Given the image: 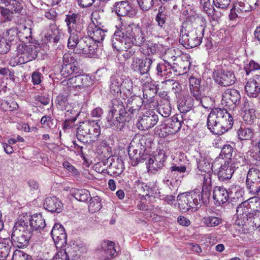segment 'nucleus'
Here are the masks:
<instances>
[{
  "label": "nucleus",
  "instance_id": "f257e3e1",
  "mask_svg": "<svg viewBox=\"0 0 260 260\" xmlns=\"http://www.w3.org/2000/svg\"><path fill=\"white\" fill-rule=\"evenodd\" d=\"M145 41V36L141 28L134 23L118 28L111 40L113 47L117 51L130 48L132 45L140 46Z\"/></svg>",
  "mask_w": 260,
  "mask_h": 260
},
{
  "label": "nucleus",
  "instance_id": "f03ea898",
  "mask_svg": "<svg viewBox=\"0 0 260 260\" xmlns=\"http://www.w3.org/2000/svg\"><path fill=\"white\" fill-rule=\"evenodd\" d=\"M111 108L107 116V122L112 129L120 131L131 120L125 110L123 103L119 99H115L111 101Z\"/></svg>",
  "mask_w": 260,
  "mask_h": 260
},
{
  "label": "nucleus",
  "instance_id": "7ed1b4c3",
  "mask_svg": "<svg viewBox=\"0 0 260 260\" xmlns=\"http://www.w3.org/2000/svg\"><path fill=\"white\" fill-rule=\"evenodd\" d=\"M34 235L35 233L28 229V222L19 218L13 228L10 242L19 248L26 247L29 240L36 241Z\"/></svg>",
  "mask_w": 260,
  "mask_h": 260
},
{
  "label": "nucleus",
  "instance_id": "20e7f679",
  "mask_svg": "<svg viewBox=\"0 0 260 260\" xmlns=\"http://www.w3.org/2000/svg\"><path fill=\"white\" fill-rule=\"evenodd\" d=\"M205 28L201 25L189 31L186 23H183L180 29L179 42L186 48H192L199 46L202 42Z\"/></svg>",
  "mask_w": 260,
  "mask_h": 260
},
{
  "label": "nucleus",
  "instance_id": "39448f33",
  "mask_svg": "<svg viewBox=\"0 0 260 260\" xmlns=\"http://www.w3.org/2000/svg\"><path fill=\"white\" fill-rule=\"evenodd\" d=\"M178 207L183 212L192 211H197L201 204L200 191L195 189L189 192L179 194L177 197Z\"/></svg>",
  "mask_w": 260,
  "mask_h": 260
},
{
  "label": "nucleus",
  "instance_id": "423d86ee",
  "mask_svg": "<svg viewBox=\"0 0 260 260\" xmlns=\"http://www.w3.org/2000/svg\"><path fill=\"white\" fill-rule=\"evenodd\" d=\"M226 110L220 108H214L209 113L207 118V125L208 128L213 134L217 135L222 134L220 125Z\"/></svg>",
  "mask_w": 260,
  "mask_h": 260
},
{
  "label": "nucleus",
  "instance_id": "0eeeda50",
  "mask_svg": "<svg viewBox=\"0 0 260 260\" xmlns=\"http://www.w3.org/2000/svg\"><path fill=\"white\" fill-rule=\"evenodd\" d=\"M18 63L22 64L34 60L38 56V47L34 45L20 43L17 46Z\"/></svg>",
  "mask_w": 260,
  "mask_h": 260
},
{
  "label": "nucleus",
  "instance_id": "6e6552de",
  "mask_svg": "<svg viewBox=\"0 0 260 260\" xmlns=\"http://www.w3.org/2000/svg\"><path fill=\"white\" fill-rule=\"evenodd\" d=\"M80 68L77 59L71 54H66L63 56V64L60 73L64 78L73 74L79 73Z\"/></svg>",
  "mask_w": 260,
  "mask_h": 260
},
{
  "label": "nucleus",
  "instance_id": "1a4fd4ad",
  "mask_svg": "<svg viewBox=\"0 0 260 260\" xmlns=\"http://www.w3.org/2000/svg\"><path fill=\"white\" fill-rule=\"evenodd\" d=\"M98 46V44L89 36H84L80 38L79 44L76 52L92 57L95 55Z\"/></svg>",
  "mask_w": 260,
  "mask_h": 260
},
{
  "label": "nucleus",
  "instance_id": "9d476101",
  "mask_svg": "<svg viewBox=\"0 0 260 260\" xmlns=\"http://www.w3.org/2000/svg\"><path fill=\"white\" fill-rule=\"evenodd\" d=\"M213 77L215 82L222 86L232 85L235 83L236 81V78L233 71L223 68L215 70L213 73Z\"/></svg>",
  "mask_w": 260,
  "mask_h": 260
},
{
  "label": "nucleus",
  "instance_id": "9b49d317",
  "mask_svg": "<svg viewBox=\"0 0 260 260\" xmlns=\"http://www.w3.org/2000/svg\"><path fill=\"white\" fill-rule=\"evenodd\" d=\"M116 253L114 243L110 241H104L98 248L96 255L101 260H111L115 256Z\"/></svg>",
  "mask_w": 260,
  "mask_h": 260
},
{
  "label": "nucleus",
  "instance_id": "f8f14e48",
  "mask_svg": "<svg viewBox=\"0 0 260 260\" xmlns=\"http://www.w3.org/2000/svg\"><path fill=\"white\" fill-rule=\"evenodd\" d=\"M158 121V116L154 111L145 112L137 123V126L140 130L149 129L155 125Z\"/></svg>",
  "mask_w": 260,
  "mask_h": 260
},
{
  "label": "nucleus",
  "instance_id": "ddd939ff",
  "mask_svg": "<svg viewBox=\"0 0 260 260\" xmlns=\"http://www.w3.org/2000/svg\"><path fill=\"white\" fill-rule=\"evenodd\" d=\"M167 159V156L162 151H159L157 154L150 157L146 162L148 172L156 174L158 169H161Z\"/></svg>",
  "mask_w": 260,
  "mask_h": 260
},
{
  "label": "nucleus",
  "instance_id": "4468645a",
  "mask_svg": "<svg viewBox=\"0 0 260 260\" xmlns=\"http://www.w3.org/2000/svg\"><path fill=\"white\" fill-rule=\"evenodd\" d=\"M143 102V99L137 95L132 96L127 99L125 109L131 119L138 114Z\"/></svg>",
  "mask_w": 260,
  "mask_h": 260
},
{
  "label": "nucleus",
  "instance_id": "2eb2a0df",
  "mask_svg": "<svg viewBox=\"0 0 260 260\" xmlns=\"http://www.w3.org/2000/svg\"><path fill=\"white\" fill-rule=\"evenodd\" d=\"M51 235L57 247L64 246L67 240V235L64 228L59 223H55L51 231Z\"/></svg>",
  "mask_w": 260,
  "mask_h": 260
},
{
  "label": "nucleus",
  "instance_id": "dca6fc26",
  "mask_svg": "<svg viewBox=\"0 0 260 260\" xmlns=\"http://www.w3.org/2000/svg\"><path fill=\"white\" fill-rule=\"evenodd\" d=\"M93 83L91 78L86 75H79L70 78L67 82V85L70 88H84L90 86Z\"/></svg>",
  "mask_w": 260,
  "mask_h": 260
},
{
  "label": "nucleus",
  "instance_id": "f3484780",
  "mask_svg": "<svg viewBox=\"0 0 260 260\" xmlns=\"http://www.w3.org/2000/svg\"><path fill=\"white\" fill-rule=\"evenodd\" d=\"M114 9L117 15L120 17L133 18L136 15L135 10L127 1L115 3Z\"/></svg>",
  "mask_w": 260,
  "mask_h": 260
},
{
  "label": "nucleus",
  "instance_id": "a211bd4d",
  "mask_svg": "<svg viewBox=\"0 0 260 260\" xmlns=\"http://www.w3.org/2000/svg\"><path fill=\"white\" fill-rule=\"evenodd\" d=\"M241 100L240 92L232 88L227 89L222 94V102L226 106H233L234 109L239 104Z\"/></svg>",
  "mask_w": 260,
  "mask_h": 260
},
{
  "label": "nucleus",
  "instance_id": "6ab92c4d",
  "mask_svg": "<svg viewBox=\"0 0 260 260\" xmlns=\"http://www.w3.org/2000/svg\"><path fill=\"white\" fill-rule=\"evenodd\" d=\"M152 60L149 58H145L144 59H140L138 57H133V61L131 63V69L136 72H139L141 75L148 74Z\"/></svg>",
  "mask_w": 260,
  "mask_h": 260
},
{
  "label": "nucleus",
  "instance_id": "aec40b11",
  "mask_svg": "<svg viewBox=\"0 0 260 260\" xmlns=\"http://www.w3.org/2000/svg\"><path fill=\"white\" fill-rule=\"evenodd\" d=\"M245 90L250 98H256L260 93V75H255L246 83Z\"/></svg>",
  "mask_w": 260,
  "mask_h": 260
},
{
  "label": "nucleus",
  "instance_id": "412c9836",
  "mask_svg": "<svg viewBox=\"0 0 260 260\" xmlns=\"http://www.w3.org/2000/svg\"><path fill=\"white\" fill-rule=\"evenodd\" d=\"M128 153L133 166H137L139 162L146 159L147 157V155L144 153L143 148H141L140 147H135L132 143L129 147Z\"/></svg>",
  "mask_w": 260,
  "mask_h": 260
},
{
  "label": "nucleus",
  "instance_id": "4be33fe9",
  "mask_svg": "<svg viewBox=\"0 0 260 260\" xmlns=\"http://www.w3.org/2000/svg\"><path fill=\"white\" fill-rule=\"evenodd\" d=\"M238 219L236 221L237 225L242 226L241 222L246 221L250 215L253 210L251 209L250 205L247 201H244L240 204L237 207Z\"/></svg>",
  "mask_w": 260,
  "mask_h": 260
},
{
  "label": "nucleus",
  "instance_id": "5701e85b",
  "mask_svg": "<svg viewBox=\"0 0 260 260\" xmlns=\"http://www.w3.org/2000/svg\"><path fill=\"white\" fill-rule=\"evenodd\" d=\"M132 82L130 80H126L125 82L122 81V79L118 76H114L111 78V82L110 84V90L111 93L116 95L121 92V86L127 88L132 87Z\"/></svg>",
  "mask_w": 260,
  "mask_h": 260
},
{
  "label": "nucleus",
  "instance_id": "b1692460",
  "mask_svg": "<svg viewBox=\"0 0 260 260\" xmlns=\"http://www.w3.org/2000/svg\"><path fill=\"white\" fill-rule=\"evenodd\" d=\"M24 220L28 222V229L33 233H38V231H40L46 228L45 220L41 214H34L29 219Z\"/></svg>",
  "mask_w": 260,
  "mask_h": 260
},
{
  "label": "nucleus",
  "instance_id": "393cba45",
  "mask_svg": "<svg viewBox=\"0 0 260 260\" xmlns=\"http://www.w3.org/2000/svg\"><path fill=\"white\" fill-rule=\"evenodd\" d=\"M235 169L236 166H233L231 161L226 160L224 161V164L221 165L217 173L219 180L223 181L231 179Z\"/></svg>",
  "mask_w": 260,
  "mask_h": 260
},
{
  "label": "nucleus",
  "instance_id": "a878e982",
  "mask_svg": "<svg viewBox=\"0 0 260 260\" xmlns=\"http://www.w3.org/2000/svg\"><path fill=\"white\" fill-rule=\"evenodd\" d=\"M80 20V16L78 14L72 13L66 15L65 21L68 26V31L74 30L82 31L83 26Z\"/></svg>",
  "mask_w": 260,
  "mask_h": 260
},
{
  "label": "nucleus",
  "instance_id": "bb28decb",
  "mask_svg": "<svg viewBox=\"0 0 260 260\" xmlns=\"http://www.w3.org/2000/svg\"><path fill=\"white\" fill-rule=\"evenodd\" d=\"M181 122L182 121L178 117V115L173 116L165 120L162 128L166 129L165 132L169 135L174 134L180 129Z\"/></svg>",
  "mask_w": 260,
  "mask_h": 260
},
{
  "label": "nucleus",
  "instance_id": "cd10ccee",
  "mask_svg": "<svg viewBox=\"0 0 260 260\" xmlns=\"http://www.w3.org/2000/svg\"><path fill=\"white\" fill-rule=\"evenodd\" d=\"M246 221L241 222L243 228L248 230H255L260 227V211L253 210Z\"/></svg>",
  "mask_w": 260,
  "mask_h": 260
},
{
  "label": "nucleus",
  "instance_id": "c85d7f7f",
  "mask_svg": "<svg viewBox=\"0 0 260 260\" xmlns=\"http://www.w3.org/2000/svg\"><path fill=\"white\" fill-rule=\"evenodd\" d=\"M194 106V99L189 96H183L178 101V108L182 113L180 117L181 119H186L185 113L190 111Z\"/></svg>",
  "mask_w": 260,
  "mask_h": 260
},
{
  "label": "nucleus",
  "instance_id": "c756f323",
  "mask_svg": "<svg viewBox=\"0 0 260 260\" xmlns=\"http://www.w3.org/2000/svg\"><path fill=\"white\" fill-rule=\"evenodd\" d=\"M260 184V171L256 168H250L247 173L246 185L249 190Z\"/></svg>",
  "mask_w": 260,
  "mask_h": 260
},
{
  "label": "nucleus",
  "instance_id": "7c9ffc66",
  "mask_svg": "<svg viewBox=\"0 0 260 260\" xmlns=\"http://www.w3.org/2000/svg\"><path fill=\"white\" fill-rule=\"evenodd\" d=\"M231 196H232V192L229 193L225 188L222 187L216 186L214 188L213 198L217 206H221L226 203Z\"/></svg>",
  "mask_w": 260,
  "mask_h": 260
},
{
  "label": "nucleus",
  "instance_id": "2f4dec72",
  "mask_svg": "<svg viewBox=\"0 0 260 260\" xmlns=\"http://www.w3.org/2000/svg\"><path fill=\"white\" fill-rule=\"evenodd\" d=\"M44 208L51 212L60 213L63 209V204L56 197L47 198L44 203Z\"/></svg>",
  "mask_w": 260,
  "mask_h": 260
},
{
  "label": "nucleus",
  "instance_id": "473e14b6",
  "mask_svg": "<svg viewBox=\"0 0 260 260\" xmlns=\"http://www.w3.org/2000/svg\"><path fill=\"white\" fill-rule=\"evenodd\" d=\"M90 126L89 121L80 122L77 130V138L79 141L83 143H87L89 141V133Z\"/></svg>",
  "mask_w": 260,
  "mask_h": 260
},
{
  "label": "nucleus",
  "instance_id": "72a5a7b5",
  "mask_svg": "<svg viewBox=\"0 0 260 260\" xmlns=\"http://www.w3.org/2000/svg\"><path fill=\"white\" fill-rule=\"evenodd\" d=\"M124 165L122 160L117 156H114L112 162H111L109 172L114 175H119L122 173Z\"/></svg>",
  "mask_w": 260,
  "mask_h": 260
},
{
  "label": "nucleus",
  "instance_id": "f704fd0d",
  "mask_svg": "<svg viewBox=\"0 0 260 260\" xmlns=\"http://www.w3.org/2000/svg\"><path fill=\"white\" fill-rule=\"evenodd\" d=\"M202 222L203 224L208 228H213L218 226L222 222V218L214 215H210L204 216Z\"/></svg>",
  "mask_w": 260,
  "mask_h": 260
},
{
  "label": "nucleus",
  "instance_id": "c9c22d12",
  "mask_svg": "<svg viewBox=\"0 0 260 260\" xmlns=\"http://www.w3.org/2000/svg\"><path fill=\"white\" fill-rule=\"evenodd\" d=\"M189 91L191 96L193 97L197 101L199 102L203 107L205 109L208 108L209 106L204 105V102L206 101L211 102V99L207 96H203L201 89H190Z\"/></svg>",
  "mask_w": 260,
  "mask_h": 260
},
{
  "label": "nucleus",
  "instance_id": "e433bc0d",
  "mask_svg": "<svg viewBox=\"0 0 260 260\" xmlns=\"http://www.w3.org/2000/svg\"><path fill=\"white\" fill-rule=\"evenodd\" d=\"M70 37L68 41V47L70 49H78V45L79 44L80 34L81 31H69Z\"/></svg>",
  "mask_w": 260,
  "mask_h": 260
},
{
  "label": "nucleus",
  "instance_id": "4c0bfd02",
  "mask_svg": "<svg viewBox=\"0 0 260 260\" xmlns=\"http://www.w3.org/2000/svg\"><path fill=\"white\" fill-rule=\"evenodd\" d=\"M90 126L89 136L90 141H95L101 133L100 126L97 121H89Z\"/></svg>",
  "mask_w": 260,
  "mask_h": 260
},
{
  "label": "nucleus",
  "instance_id": "58836bf2",
  "mask_svg": "<svg viewBox=\"0 0 260 260\" xmlns=\"http://www.w3.org/2000/svg\"><path fill=\"white\" fill-rule=\"evenodd\" d=\"M238 138L241 140H251L254 136L253 129L249 127H240L237 132Z\"/></svg>",
  "mask_w": 260,
  "mask_h": 260
},
{
  "label": "nucleus",
  "instance_id": "ea45409f",
  "mask_svg": "<svg viewBox=\"0 0 260 260\" xmlns=\"http://www.w3.org/2000/svg\"><path fill=\"white\" fill-rule=\"evenodd\" d=\"M223 118L220 125L222 134L229 129H230L232 127L234 123L232 114L228 112L227 110H226Z\"/></svg>",
  "mask_w": 260,
  "mask_h": 260
},
{
  "label": "nucleus",
  "instance_id": "a19ab883",
  "mask_svg": "<svg viewBox=\"0 0 260 260\" xmlns=\"http://www.w3.org/2000/svg\"><path fill=\"white\" fill-rule=\"evenodd\" d=\"M72 195L80 202H86L90 198V192L85 189H74L72 191Z\"/></svg>",
  "mask_w": 260,
  "mask_h": 260
},
{
  "label": "nucleus",
  "instance_id": "79ce46f5",
  "mask_svg": "<svg viewBox=\"0 0 260 260\" xmlns=\"http://www.w3.org/2000/svg\"><path fill=\"white\" fill-rule=\"evenodd\" d=\"M12 243L9 240L0 242V260H5L9 256Z\"/></svg>",
  "mask_w": 260,
  "mask_h": 260
},
{
  "label": "nucleus",
  "instance_id": "37998d69",
  "mask_svg": "<svg viewBox=\"0 0 260 260\" xmlns=\"http://www.w3.org/2000/svg\"><path fill=\"white\" fill-rule=\"evenodd\" d=\"M177 69L178 75H183L187 73L189 70L190 62L188 60L179 59L175 62Z\"/></svg>",
  "mask_w": 260,
  "mask_h": 260
},
{
  "label": "nucleus",
  "instance_id": "c03bdc74",
  "mask_svg": "<svg viewBox=\"0 0 260 260\" xmlns=\"http://www.w3.org/2000/svg\"><path fill=\"white\" fill-rule=\"evenodd\" d=\"M95 42L100 43L103 41L105 36V31L99 27H95L89 36Z\"/></svg>",
  "mask_w": 260,
  "mask_h": 260
},
{
  "label": "nucleus",
  "instance_id": "a18cd8bd",
  "mask_svg": "<svg viewBox=\"0 0 260 260\" xmlns=\"http://www.w3.org/2000/svg\"><path fill=\"white\" fill-rule=\"evenodd\" d=\"M198 168L202 172L209 173L212 166L211 161L205 157H201L197 160Z\"/></svg>",
  "mask_w": 260,
  "mask_h": 260
},
{
  "label": "nucleus",
  "instance_id": "49530a36",
  "mask_svg": "<svg viewBox=\"0 0 260 260\" xmlns=\"http://www.w3.org/2000/svg\"><path fill=\"white\" fill-rule=\"evenodd\" d=\"M143 95L145 99L144 102L147 103H154V95L156 93V90L154 88H145L143 90ZM155 105L158 106V102H155Z\"/></svg>",
  "mask_w": 260,
  "mask_h": 260
},
{
  "label": "nucleus",
  "instance_id": "de8ad7c7",
  "mask_svg": "<svg viewBox=\"0 0 260 260\" xmlns=\"http://www.w3.org/2000/svg\"><path fill=\"white\" fill-rule=\"evenodd\" d=\"M157 74L161 77L165 76L166 78L171 77L170 70L168 67V62L158 63L156 67Z\"/></svg>",
  "mask_w": 260,
  "mask_h": 260
},
{
  "label": "nucleus",
  "instance_id": "09e8293b",
  "mask_svg": "<svg viewBox=\"0 0 260 260\" xmlns=\"http://www.w3.org/2000/svg\"><path fill=\"white\" fill-rule=\"evenodd\" d=\"M18 36V30L16 28H12L7 30L5 36L7 38V41L12 46L17 43Z\"/></svg>",
  "mask_w": 260,
  "mask_h": 260
},
{
  "label": "nucleus",
  "instance_id": "8fccbe9b",
  "mask_svg": "<svg viewBox=\"0 0 260 260\" xmlns=\"http://www.w3.org/2000/svg\"><path fill=\"white\" fill-rule=\"evenodd\" d=\"M102 208L101 199L98 196L91 198L88 205V210L91 213L99 211Z\"/></svg>",
  "mask_w": 260,
  "mask_h": 260
},
{
  "label": "nucleus",
  "instance_id": "3c124183",
  "mask_svg": "<svg viewBox=\"0 0 260 260\" xmlns=\"http://www.w3.org/2000/svg\"><path fill=\"white\" fill-rule=\"evenodd\" d=\"M31 37V31L29 28L23 27V28L18 30V40L22 43L29 41V39Z\"/></svg>",
  "mask_w": 260,
  "mask_h": 260
},
{
  "label": "nucleus",
  "instance_id": "603ef678",
  "mask_svg": "<svg viewBox=\"0 0 260 260\" xmlns=\"http://www.w3.org/2000/svg\"><path fill=\"white\" fill-rule=\"evenodd\" d=\"M158 110L159 114L163 117H169L171 113V107L169 102L165 100L164 104L159 105Z\"/></svg>",
  "mask_w": 260,
  "mask_h": 260
},
{
  "label": "nucleus",
  "instance_id": "864d4df0",
  "mask_svg": "<svg viewBox=\"0 0 260 260\" xmlns=\"http://www.w3.org/2000/svg\"><path fill=\"white\" fill-rule=\"evenodd\" d=\"M55 103L57 108L61 110H66L67 105L68 104V96L60 94L56 96Z\"/></svg>",
  "mask_w": 260,
  "mask_h": 260
},
{
  "label": "nucleus",
  "instance_id": "5fc2aeb1",
  "mask_svg": "<svg viewBox=\"0 0 260 260\" xmlns=\"http://www.w3.org/2000/svg\"><path fill=\"white\" fill-rule=\"evenodd\" d=\"M200 3L208 16H212L214 14L215 10L211 5L210 0H200Z\"/></svg>",
  "mask_w": 260,
  "mask_h": 260
},
{
  "label": "nucleus",
  "instance_id": "6e6d98bb",
  "mask_svg": "<svg viewBox=\"0 0 260 260\" xmlns=\"http://www.w3.org/2000/svg\"><path fill=\"white\" fill-rule=\"evenodd\" d=\"M140 9L143 11L151 9L157 0H137Z\"/></svg>",
  "mask_w": 260,
  "mask_h": 260
},
{
  "label": "nucleus",
  "instance_id": "4d7b16f0",
  "mask_svg": "<svg viewBox=\"0 0 260 260\" xmlns=\"http://www.w3.org/2000/svg\"><path fill=\"white\" fill-rule=\"evenodd\" d=\"M233 152V148L230 145H225L223 146L220 155L222 158L227 159L232 162V156Z\"/></svg>",
  "mask_w": 260,
  "mask_h": 260
},
{
  "label": "nucleus",
  "instance_id": "13d9d810",
  "mask_svg": "<svg viewBox=\"0 0 260 260\" xmlns=\"http://www.w3.org/2000/svg\"><path fill=\"white\" fill-rule=\"evenodd\" d=\"M5 6L9 8L11 11L15 13H19L23 9L22 4L17 0H11Z\"/></svg>",
  "mask_w": 260,
  "mask_h": 260
},
{
  "label": "nucleus",
  "instance_id": "bf43d9fd",
  "mask_svg": "<svg viewBox=\"0 0 260 260\" xmlns=\"http://www.w3.org/2000/svg\"><path fill=\"white\" fill-rule=\"evenodd\" d=\"M243 119L248 125H252L256 120L255 113L253 111H245Z\"/></svg>",
  "mask_w": 260,
  "mask_h": 260
},
{
  "label": "nucleus",
  "instance_id": "052dcab7",
  "mask_svg": "<svg viewBox=\"0 0 260 260\" xmlns=\"http://www.w3.org/2000/svg\"><path fill=\"white\" fill-rule=\"evenodd\" d=\"M12 260H31V256L22 251L16 250L13 252Z\"/></svg>",
  "mask_w": 260,
  "mask_h": 260
},
{
  "label": "nucleus",
  "instance_id": "680f3d73",
  "mask_svg": "<svg viewBox=\"0 0 260 260\" xmlns=\"http://www.w3.org/2000/svg\"><path fill=\"white\" fill-rule=\"evenodd\" d=\"M237 5H238V7L236 10L239 14L249 12L252 10L249 5L246 4V1L239 0Z\"/></svg>",
  "mask_w": 260,
  "mask_h": 260
},
{
  "label": "nucleus",
  "instance_id": "e2e57ef3",
  "mask_svg": "<svg viewBox=\"0 0 260 260\" xmlns=\"http://www.w3.org/2000/svg\"><path fill=\"white\" fill-rule=\"evenodd\" d=\"M12 46L6 39L0 36V53L5 54L7 53Z\"/></svg>",
  "mask_w": 260,
  "mask_h": 260
},
{
  "label": "nucleus",
  "instance_id": "0e129e2a",
  "mask_svg": "<svg viewBox=\"0 0 260 260\" xmlns=\"http://www.w3.org/2000/svg\"><path fill=\"white\" fill-rule=\"evenodd\" d=\"M211 190V187H202V190L200 192L201 202H202L204 204L208 202Z\"/></svg>",
  "mask_w": 260,
  "mask_h": 260
},
{
  "label": "nucleus",
  "instance_id": "69168bd1",
  "mask_svg": "<svg viewBox=\"0 0 260 260\" xmlns=\"http://www.w3.org/2000/svg\"><path fill=\"white\" fill-rule=\"evenodd\" d=\"M166 16L165 13H163L161 8H160L158 10V13L156 17V21L157 22V25L160 27H164L165 23L166 22Z\"/></svg>",
  "mask_w": 260,
  "mask_h": 260
},
{
  "label": "nucleus",
  "instance_id": "338daca9",
  "mask_svg": "<svg viewBox=\"0 0 260 260\" xmlns=\"http://www.w3.org/2000/svg\"><path fill=\"white\" fill-rule=\"evenodd\" d=\"M246 162V159L244 156L240 154L236 155L233 160H232L233 166H236V168H238L239 166H243Z\"/></svg>",
  "mask_w": 260,
  "mask_h": 260
},
{
  "label": "nucleus",
  "instance_id": "774afa93",
  "mask_svg": "<svg viewBox=\"0 0 260 260\" xmlns=\"http://www.w3.org/2000/svg\"><path fill=\"white\" fill-rule=\"evenodd\" d=\"M53 122V119L48 116H44L41 119V123L44 127H48L49 128H52L55 125Z\"/></svg>",
  "mask_w": 260,
  "mask_h": 260
}]
</instances>
